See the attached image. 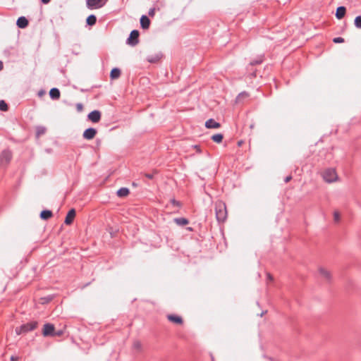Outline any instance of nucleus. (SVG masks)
<instances>
[{
  "mask_svg": "<svg viewBox=\"0 0 361 361\" xmlns=\"http://www.w3.org/2000/svg\"><path fill=\"white\" fill-rule=\"evenodd\" d=\"M37 326V322L32 321L30 322H27L26 324H23L18 327H16L15 331L17 335H20L22 334H25L35 329Z\"/></svg>",
  "mask_w": 361,
  "mask_h": 361,
  "instance_id": "1",
  "label": "nucleus"
},
{
  "mask_svg": "<svg viewBox=\"0 0 361 361\" xmlns=\"http://www.w3.org/2000/svg\"><path fill=\"white\" fill-rule=\"evenodd\" d=\"M227 217V211L224 204H219L216 207V218L218 222H224Z\"/></svg>",
  "mask_w": 361,
  "mask_h": 361,
  "instance_id": "2",
  "label": "nucleus"
},
{
  "mask_svg": "<svg viewBox=\"0 0 361 361\" xmlns=\"http://www.w3.org/2000/svg\"><path fill=\"white\" fill-rule=\"evenodd\" d=\"M13 158L11 149H5L0 154V166H7Z\"/></svg>",
  "mask_w": 361,
  "mask_h": 361,
  "instance_id": "3",
  "label": "nucleus"
},
{
  "mask_svg": "<svg viewBox=\"0 0 361 361\" xmlns=\"http://www.w3.org/2000/svg\"><path fill=\"white\" fill-rule=\"evenodd\" d=\"M337 177V173L334 169H327L324 172L323 178L327 183L335 181Z\"/></svg>",
  "mask_w": 361,
  "mask_h": 361,
  "instance_id": "4",
  "label": "nucleus"
},
{
  "mask_svg": "<svg viewBox=\"0 0 361 361\" xmlns=\"http://www.w3.org/2000/svg\"><path fill=\"white\" fill-rule=\"evenodd\" d=\"M108 0H86L87 6L90 9H97L103 7Z\"/></svg>",
  "mask_w": 361,
  "mask_h": 361,
  "instance_id": "5",
  "label": "nucleus"
},
{
  "mask_svg": "<svg viewBox=\"0 0 361 361\" xmlns=\"http://www.w3.org/2000/svg\"><path fill=\"white\" fill-rule=\"evenodd\" d=\"M54 325L51 323H46L43 326L42 334L44 337L54 336Z\"/></svg>",
  "mask_w": 361,
  "mask_h": 361,
  "instance_id": "6",
  "label": "nucleus"
},
{
  "mask_svg": "<svg viewBox=\"0 0 361 361\" xmlns=\"http://www.w3.org/2000/svg\"><path fill=\"white\" fill-rule=\"evenodd\" d=\"M139 32L137 30L131 31L128 38L127 39V44L131 46H135L139 42Z\"/></svg>",
  "mask_w": 361,
  "mask_h": 361,
  "instance_id": "7",
  "label": "nucleus"
},
{
  "mask_svg": "<svg viewBox=\"0 0 361 361\" xmlns=\"http://www.w3.org/2000/svg\"><path fill=\"white\" fill-rule=\"evenodd\" d=\"M250 95L247 92L243 91L238 94V95L236 97L235 99V104L241 105L244 104L245 102H247Z\"/></svg>",
  "mask_w": 361,
  "mask_h": 361,
  "instance_id": "8",
  "label": "nucleus"
},
{
  "mask_svg": "<svg viewBox=\"0 0 361 361\" xmlns=\"http://www.w3.org/2000/svg\"><path fill=\"white\" fill-rule=\"evenodd\" d=\"M97 133L96 128L90 127L84 130L82 137L85 140H90L95 137Z\"/></svg>",
  "mask_w": 361,
  "mask_h": 361,
  "instance_id": "9",
  "label": "nucleus"
},
{
  "mask_svg": "<svg viewBox=\"0 0 361 361\" xmlns=\"http://www.w3.org/2000/svg\"><path fill=\"white\" fill-rule=\"evenodd\" d=\"M75 214H76V212H75V209L72 208L71 209L66 216V218H65V220H64V224L66 225H71L73 222V220H74V218L75 216Z\"/></svg>",
  "mask_w": 361,
  "mask_h": 361,
  "instance_id": "10",
  "label": "nucleus"
},
{
  "mask_svg": "<svg viewBox=\"0 0 361 361\" xmlns=\"http://www.w3.org/2000/svg\"><path fill=\"white\" fill-rule=\"evenodd\" d=\"M204 126L207 129H217L221 127L220 123L216 121L213 118H209L206 121Z\"/></svg>",
  "mask_w": 361,
  "mask_h": 361,
  "instance_id": "11",
  "label": "nucleus"
},
{
  "mask_svg": "<svg viewBox=\"0 0 361 361\" xmlns=\"http://www.w3.org/2000/svg\"><path fill=\"white\" fill-rule=\"evenodd\" d=\"M167 319L170 322L176 324L180 325L183 323V318L180 316L177 315V314H168Z\"/></svg>",
  "mask_w": 361,
  "mask_h": 361,
  "instance_id": "12",
  "label": "nucleus"
},
{
  "mask_svg": "<svg viewBox=\"0 0 361 361\" xmlns=\"http://www.w3.org/2000/svg\"><path fill=\"white\" fill-rule=\"evenodd\" d=\"M16 25L20 28H25L28 25V20L24 16L19 17L17 20Z\"/></svg>",
  "mask_w": 361,
  "mask_h": 361,
  "instance_id": "13",
  "label": "nucleus"
},
{
  "mask_svg": "<svg viewBox=\"0 0 361 361\" xmlns=\"http://www.w3.org/2000/svg\"><path fill=\"white\" fill-rule=\"evenodd\" d=\"M130 194V189L128 188H126V187H122V188H120L117 191H116V195L119 197H126L128 196V195Z\"/></svg>",
  "mask_w": 361,
  "mask_h": 361,
  "instance_id": "14",
  "label": "nucleus"
},
{
  "mask_svg": "<svg viewBox=\"0 0 361 361\" xmlns=\"http://www.w3.org/2000/svg\"><path fill=\"white\" fill-rule=\"evenodd\" d=\"M150 25V20L146 16H142L140 18V25L143 29H148Z\"/></svg>",
  "mask_w": 361,
  "mask_h": 361,
  "instance_id": "15",
  "label": "nucleus"
},
{
  "mask_svg": "<svg viewBox=\"0 0 361 361\" xmlns=\"http://www.w3.org/2000/svg\"><path fill=\"white\" fill-rule=\"evenodd\" d=\"M60 91L56 87H53L49 91V96L54 100H57L60 98Z\"/></svg>",
  "mask_w": 361,
  "mask_h": 361,
  "instance_id": "16",
  "label": "nucleus"
},
{
  "mask_svg": "<svg viewBox=\"0 0 361 361\" xmlns=\"http://www.w3.org/2000/svg\"><path fill=\"white\" fill-rule=\"evenodd\" d=\"M53 216V213L49 209H44L40 212L39 217L42 220H48Z\"/></svg>",
  "mask_w": 361,
  "mask_h": 361,
  "instance_id": "17",
  "label": "nucleus"
},
{
  "mask_svg": "<svg viewBox=\"0 0 361 361\" xmlns=\"http://www.w3.org/2000/svg\"><path fill=\"white\" fill-rule=\"evenodd\" d=\"M345 12H346V8L345 6H339L336 9V17L340 20L345 16Z\"/></svg>",
  "mask_w": 361,
  "mask_h": 361,
  "instance_id": "18",
  "label": "nucleus"
},
{
  "mask_svg": "<svg viewBox=\"0 0 361 361\" xmlns=\"http://www.w3.org/2000/svg\"><path fill=\"white\" fill-rule=\"evenodd\" d=\"M173 221L178 226H183L189 224V220L185 217H178L173 219Z\"/></svg>",
  "mask_w": 361,
  "mask_h": 361,
  "instance_id": "19",
  "label": "nucleus"
},
{
  "mask_svg": "<svg viewBox=\"0 0 361 361\" xmlns=\"http://www.w3.org/2000/svg\"><path fill=\"white\" fill-rule=\"evenodd\" d=\"M47 131V128L43 126H36L35 136L39 138L41 135H44Z\"/></svg>",
  "mask_w": 361,
  "mask_h": 361,
  "instance_id": "20",
  "label": "nucleus"
},
{
  "mask_svg": "<svg viewBox=\"0 0 361 361\" xmlns=\"http://www.w3.org/2000/svg\"><path fill=\"white\" fill-rule=\"evenodd\" d=\"M102 114H87V120L92 123H97L101 119Z\"/></svg>",
  "mask_w": 361,
  "mask_h": 361,
  "instance_id": "21",
  "label": "nucleus"
},
{
  "mask_svg": "<svg viewBox=\"0 0 361 361\" xmlns=\"http://www.w3.org/2000/svg\"><path fill=\"white\" fill-rule=\"evenodd\" d=\"M224 135L222 133H216L211 137V140L216 143H221L223 141Z\"/></svg>",
  "mask_w": 361,
  "mask_h": 361,
  "instance_id": "22",
  "label": "nucleus"
},
{
  "mask_svg": "<svg viewBox=\"0 0 361 361\" xmlns=\"http://www.w3.org/2000/svg\"><path fill=\"white\" fill-rule=\"evenodd\" d=\"M319 274L323 276L327 281H330L331 279V274L329 271L326 270L325 269L320 267L319 269Z\"/></svg>",
  "mask_w": 361,
  "mask_h": 361,
  "instance_id": "23",
  "label": "nucleus"
},
{
  "mask_svg": "<svg viewBox=\"0 0 361 361\" xmlns=\"http://www.w3.org/2000/svg\"><path fill=\"white\" fill-rule=\"evenodd\" d=\"M121 75V70L118 68H114L110 73V77L111 79H117Z\"/></svg>",
  "mask_w": 361,
  "mask_h": 361,
  "instance_id": "24",
  "label": "nucleus"
},
{
  "mask_svg": "<svg viewBox=\"0 0 361 361\" xmlns=\"http://www.w3.org/2000/svg\"><path fill=\"white\" fill-rule=\"evenodd\" d=\"M97 22V18L94 15H90L86 20V23L88 25H94Z\"/></svg>",
  "mask_w": 361,
  "mask_h": 361,
  "instance_id": "25",
  "label": "nucleus"
},
{
  "mask_svg": "<svg viewBox=\"0 0 361 361\" xmlns=\"http://www.w3.org/2000/svg\"><path fill=\"white\" fill-rule=\"evenodd\" d=\"M8 110V105L4 100L0 101V111H6Z\"/></svg>",
  "mask_w": 361,
  "mask_h": 361,
  "instance_id": "26",
  "label": "nucleus"
},
{
  "mask_svg": "<svg viewBox=\"0 0 361 361\" xmlns=\"http://www.w3.org/2000/svg\"><path fill=\"white\" fill-rule=\"evenodd\" d=\"M355 25L357 28H361V16H358L355 18Z\"/></svg>",
  "mask_w": 361,
  "mask_h": 361,
  "instance_id": "27",
  "label": "nucleus"
},
{
  "mask_svg": "<svg viewBox=\"0 0 361 361\" xmlns=\"http://www.w3.org/2000/svg\"><path fill=\"white\" fill-rule=\"evenodd\" d=\"M170 202H171V204H173L174 206H176L178 207H180L181 205H182L181 203L179 201H177L174 198L171 199Z\"/></svg>",
  "mask_w": 361,
  "mask_h": 361,
  "instance_id": "28",
  "label": "nucleus"
},
{
  "mask_svg": "<svg viewBox=\"0 0 361 361\" xmlns=\"http://www.w3.org/2000/svg\"><path fill=\"white\" fill-rule=\"evenodd\" d=\"M333 42L334 43H343L344 42V39L341 37H335L333 39Z\"/></svg>",
  "mask_w": 361,
  "mask_h": 361,
  "instance_id": "29",
  "label": "nucleus"
},
{
  "mask_svg": "<svg viewBox=\"0 0 361 361\" xmlns=\"http://www.w3.org/2000/svg\"><path fill=\"white\" fill-rule=\"evenodd\" d=\"M142 176L147 179L152 180L154 178V173H145L142 174Z\"/></svg>",
  "mask_w": 361,
  "mask_h": 361,
  "instance_id": "30",
  "label": "nucleus"
},
{
  "mask_svg": "<svg viewBox=\"0 0 361 361\" xmlns=\"http://www.w3.org/2000/svg\"><path fill=\"white\" fill-rule=\"evenodd\" d=\"M64 334V331L63 329L56 330L54 331V336H61Z\"/></svg>",
  "mask_w": 361,
  "mask_h": 361,
  "instance_id": "31",
  "label": "nucleus"
},
{
  "mask_svg": "<svg viewBox=\"0 0 361 361\" xmlns=\"http://www.w3.org/2000/svg\"><path fill=\"white\" fill-rule=\"evenodd\" d=\"M75 109H76L77 111H79V112L82 111L83 110V105H82V104H81V103L76 104Z\"/></svg>",
  "mask_w": 361,
  "mask_h": 361,
  "instance_id": "32",
  "label": "nucleus"
},
{
  "mask_svg": "<svg viewBox=\"0 0 361 361\" xmlns=\"http://www.w3.org/2000/svg\"><path fill=\"white\" fill-rule=\"evenodd\" d=\"M334 221L338 222L340 219V214L338 212H334Z\"/></svg>",
  "mask_w": 361,
  "mask_h": 361,
  "instance_id": "33",
  "label": "nucleus"
},
{
  "mask_svg": "<svg viewBox=\"0 0 361 361\" xmlns=\"http://www.w3.org/2000/svg\"><path fill=\"white\" fill-rule=\"evenodd\" d=\"M133 347L135 349L140 350L141 348V343L139 341H135L133 343Z\"/></svg>",
  "mask_w": 361,
  "mask_h": 361,
  "instance_id": "34",
  "label": "nucleus"
},
{
  "mask_svg": "<svg viewBox=\"0 0 361 361\" xmlns=\"http://www.w3.org/2000/svg\"><path fill=\"white\" fill-rule=\"evenodd\" d=\"M155 14V8H152L148 11V15L151 17H153Z\"/></svg>",
  "mask_w": 361,
  "mask_h": 361,
  "instance_id": "35",
  "label": "nucleus"
},
{
  "mask_svg": "<svg viewBox=\"0 0 361 361\" xmlns=\"http://www.w3.org/2000/svg\"><path fill=\"white\" fill-rule=\"evenodd\" d=\"M52 298H53V297L51 295H48L42 299L44 300L45 302H48L51 301L52 300Z\"/></svg>",
  "mask_w": 361,
  "mask_h": 361,
  "instance_id": "36",
  "label": "nucleus"
},
{
  "mask_svg": "<svg viewBox=\"0 0 361 361\" xmlns=\"http://www.w3.org/2000/svg\"><path fill=\"white\" fill-rule=\"evenodd\" d=\"M292 179V176H288L285 178L284 179V182L285 183H288L289 182L290 180Z\"/></svg>",
  "mask_w": 361,
  "mask_h": 361,
  "instance_id": "37",
  "label": "nucleus"
},
{
  "mask_svg": "<svg viewBox=\"0 0 361 361\" xmlns=\"http://www.w3.org/2000/svg\"><path fill=\"white\" fill-rule=\"evenodd\" d=\"M41 1L44 4H47L51 1V0H41Z\"/></svg>",
  "mask_w": 361,
  "mask_h": 361,
  "instance_id": "38",
  "label": "nucleus"
},
{
  "mask_svg": "<svg viewBox=\"0 0 361 361\" xmlns=\"http://www.w3.org/2000/svg\"><path fill=\"white\" fill-rule=\"evenodd\" d=\"M148 61L150 62V63H154L156 61L155 59H152V58H148Z\"/></svg>",
  "mask_w": 361,
  "mask_h": 361,
  "instance_id": "39",
  "label": "nucleus"
},
{
  "mask_svg": "<svg viewBox=\"0 0 361 361\" xmlns=\"http://www.w3.org/2000/svg\"><path fill=\"white\" fill-rule=\"evenodd\" d=\"M193 147L195 149H197L198 152H200V147L199 145H195Z\"/></svg>",
  "mask_w": 361,
  "mask_h": 361,
  "instance_id": "40",
  "label": "nucleus"
},
{
  "mask_svg": "<svg viewBox=\"0 0 361 361\" xmlns=\"http://www.w3.org/2000/svg\"><path fill=\"white\" fill-rule=\"evenodd\" d=\"M267 278L270 280L273 279L272 276L270 274H267Z\"/></svg>",
  "mask_w": 361,
  "mask_h": 361,
  "instance_id": "41",
  "label": "nucleus"
},
{
  "mask_svg": "<svg viewBox=\"0 0 361 361\" xmlns=\"http://www.w3.org/2000/svg\"><path fill=\"white\" fill-rule=\"evenodd\" d=\"M3 67H4L3 63H2V61H0V71H1L3 69Z\"/></svg>",
  "mask_w": 361,
  "mask_h": 361,
  "instance_id": "42",
  "label": "nucleus"
},
{
  "mask_svg": "<svg viewBox=\"0 0 361 361\" xmlns=\"http://www.w3.org/2000/svg\"><path fill=\"white\" fill-rule=\"evenodd\" d=\"M9 140H11L13 142H18V141L16 139L13 138V137L9 138Z\"/></svg>",
  "mask_w": 361,
  "mask_h": 361,
  "instance_id": "43",
  "label": "nucleus"
},
{
  "mask_svg": "<svg viewBox=\"0 0 361 361\" xmlns=\"http://www.w3.org/2000/svg\"><path fill=\"white\" fill-rule=\"evenodd\" d=\"M17 358L16 357H14L13 356H12L11 357V361H16Z\"/></svg>",
  "mask_w": 361,
  "mask_h": 361,
  "instance_id": "44",
  "label": "nucleus"
},
{
  "mask_svg": "<svg viewBox=\"0 0 361 361\" xmlns=\"http://www.w3.org/2000/svg\"><path fill=\"white\" fill-rule=\"evenodd\" d=\"M211 360L214 361V357L212 353H210Z\"/></svg>",
  "mask_w": 361,
  "mask_h": 361,
  "instance_id": "45",
  "label": "nucleus"
},
{
  "mask_svg": "<svg viewBox=\"0 0 361 361\" xmlns=\"http://www.w3.org/2000/svg\"><path fill=\"white\" fill-rule=\"evenodd\" d=\"M90 113H100V112L97 110H93Z\"/></svg>",
  "mask_w": 361,
  "mask_h": 361,
  "instance_id": "46",
  "label": "nucleus"
},
{
  "mask_svg": "<svg viewBox=\"0 0 361 361\" xmlns=\"http://www.w3.org/2000/svg\"><path fill=\"white\" fill-rule=\"evenodd\" d=\"M187 230H188V231H192V228H191V227H188V228H187Z\"/></svg>",
  "mask_w": 361,
  "mask_h": 361,
  "instance_id": "47",
  "label": "nucleus"
},
{
  "mask_svg": "<svg viewBox=\"0 0 361 361\" xmlns=\"http://www.w3.org/2000/svg\"><path fill=\"white\" fill-rule=\"evenodd\" d=\"M266 312H267V311H265V312H262L259 314V316H260V317H262V315H263L264 313H266Z\"/></svg>",
  "mask_w": 361,
  "mask_h": 361,
  "instance_id": "48",
  "label": "nucleus"
},
{
  "mask_svg": "<svg viewBox=\"0 0 361 361\" xmlns=\"http://www.w3.org/2000/svg\"><path fill=\"white\" fill-rule=\"evenodd\" d=\"M46 151H47V152H50L51 151V149H46Z\"/></svg>",
  "mask_w": 361,
  "mask_h": 361,
  "instance_id": "49",
  "label": "nucleus"
},
{
  "mask_svg": "<svg viewBox=\"0 0 361 361\" xmlns=\"http://www.w3.org/2000/svg\"><path fill=\"white\" fill-rule=\"evenodd\" d=\"M133 186L136 187V186H137V184H136V183H133Z\"/></svg>",
  "mask_w": 361,
  "mask_h": 361,
  "instance_id": "50",
  "label": "nucleus"
},
{
  "mask_svg": "<svg viewBox=\"0 0 361 361\" xmlns=\"http://www.w3.org/2000/svg\"><path fill=\"white\" fill-rule=\"evenodd\" d=\"M254 127V125L253 124H251L250 125V128H252Z\"/></svg>",
  "mask_w": 361,
  "mask_h": 361,
  "instance_id": "51",
  "label": "nucleus"
},
{
  "mask_svg": "<svg viewBox=\"0 0 361 361\" xmlns=\"http://www.w3.org/2000/svg\"><path fill=\"white\" fill-rule=\"evenodd\" d=\"M90 284V283L85 285V286H87Z\"/></svg>",
  "mask_w": 361,
  "mask_h": 361,
  "instance_id": "52",
  "label": "nucleus"
}]
</instances>
